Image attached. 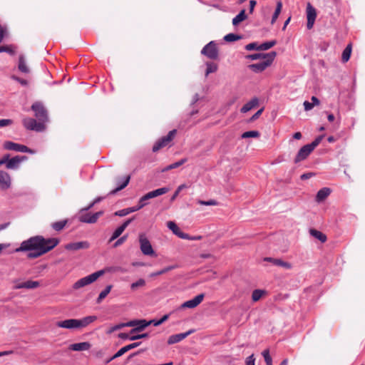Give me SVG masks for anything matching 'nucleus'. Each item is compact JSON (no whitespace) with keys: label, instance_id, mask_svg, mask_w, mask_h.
<instances>
[{"label":"nucleus","instance_id":"obj_46","mask_svg":"<svg viewBox=\"0 0 365 365\" xmlns=\"http://www.w3.org/2000/svg\"><path fill=\"white\" fill-rule=\"evenodd\" d=\"M66 224V220L56 222L53 223L52 227L56 231H60L64 227Z\"/></svg>","mask_w":365,"mask_h":365},{"label":"nucleus","instance_id":"obj_53","mask_svg":"<svg viewBox=\"0 0 365 365\" xmlns=\"http://www.w3.org/2000/svg\"><path fill=\"white\" fill-rule=\"evenodd\" d=\"M13 121L10 119H0V128L11 125Z\"/></svg>","mask_w":365,"mask_h":365},{"label":"nucleus","instance_id":"obj_20","mask_svg":"<svg viewBox=\"0 0 365 365\" xmlns=\"http://www.w3.org/2000/svg\"><path fill=\"white\" fill-rule=\"evenodd\" d=\"M90 244L87 241L71 242L65 245L67 250H78L81 249H88Z\"/></svg>","mask_w":365,"mask_h":365},{"label":"nucleus","instance_id":"obj_50","mask_svg":"<svg viewBox=\"0 0 365 365\" xmlns=\"http://www.w3.org/2000/svg\"><path fill=\"white\" fill-rule=\"evenodd\" d=\"M263 54L264 53H255L247 56V58L251 59V60H259L262 61L263 59Z\"/></svg>","mask_w":365,"mask_h":365},{"label":"nucleus","instance_id":"obj_51","mask_svg":"<svg viewBox=\"0 0 365 365\" xmlns=\"http://www.w3.org/2000/svg\"><path fill=\"white\" fill-rule=\"evenodd\" d=\"M245 48H246L247 51H251V50H259V45H258V43H256V42L251 43H249V44L246 45Z\"/></svg>","mask_w":365,"mask_h":365},{"label":"nucleus","instance_id":"obj_62","mask_svg":"<svg viewBox=\"0 0 365 365\" xmlns=\"http://www.w3.org/2000/svg\"><path fill=\"white\" fill-rule=\"evenodd\" d=\"M256 1L255 0H250V13H252L255 9V6H256Z\"/></svg>","mask_w":365,"mask_h":365},{"label":"nucleus","instance_id":"obj_21","mask_svg":"<svg viewBox=\"0 0 365 365\" xmlns=\"http://www.w3.org/2000/svg\"><path fill=\"white\" fill-rule=\"evenodd\" d=\"M140 342H135L122 347L113 356V357L110 360H108V362L114 359L121 356L123 354H124L129 350L138 347V346H140Z\"/></svg>","mask_w":365,"mask_h":365},{"label":"nucleus","instance_id":"obj_56","mask_svg":"<svg viewBox=\"0 0 365 365\" xmlns=\"http://www.w3.org/2000/svg\"><path fill=\"white\" fill-rule=\"evenodd\" d=\"M127 239V235H124L119 238L113 245L114 247H117L120 245H121Z\"/></svg>","mask_w":365,"mask_h":365},{"label":"nucleus","instance_id":"obj_25","mask_svg":"<svg viewBox=\"0 0 365 365\" xmlns=\"http://www.w3.org/2000/svg\"><path fill=\"white\" fill-rule=\"evenodd\" d=\"M264 260L267 261V262H270L273 263L275 265L280 266V267H284L286 269H291L292 268V265H291L290 263L284 262V261H282V260H281L279 259H274V258H271V257H265L264 259Z\"/></svg>","mask_w":365,"mask_h":365},{"label":"nucleus","instance_id":"obj_35","mask_svg":"<svg viewBox=\"0 0 365 365\" xmlns=\"http://www.w3.org/2000/svg\"><path fill=\"white\" fill-rule=\"evenodd\" d=\"M112 289V285H108L104 290H103L98 299H97V303H101V301L107 297V295L110 293V290Z\"/></svg>","mask_w":365,"mask_h":365},{"label":"nucleus","instance_id":"obj_29","mask_svg":"<svg viewBox=\"0 0 365 365\" xmlns=\"http://www.w3.org/2000/svg\"><path fill=\"white\" fill-rule=\"evenodd\" d=\"M18 68L22 73H28L29 72V68L26 65L25 58L22 55L19 56Z\"/></svg>","mask_w":365,"mask_h":365},{"label":"nucleus","instance_id":"obj_4","mask_svg":"<svg viewBox=\"0 0 365 365\" xmlns=\"http://www.w3.org/2000/svg\"><path fill=\"white\" fill-rule=\"evenodd\" d=\"M277 56L275 51L263 54V59L258 63L249 65V68L255 73H260L269 67Z\"/></svg>","mask_w":365,"mask_h":365},{"label":"nucleus","instance_id":"obj_37","mask_svg":"<svg viewBox=\"0 0 365 365\" xmlns=\"http://www.w3.org/2000/svg\"><path fill=\"white\" fill-rule=\"evenodd\" d=\"M207 69L205 72V76H207L210 73H215L217 70V64L211 62H208L206 63Z\"/></svg>","mask_w":365,"mask_h":365},{"label":"nucleus","instance_id":"obj_27","mask_svg":"<svg viewBox=\"0 0 365 365\" xmlns=\"http://www.w3.org/2000/svg\"><path fill=\"white\" fill-rule=\"evenodd\" d=\"M259 101L258 98H254L249 102H247L246 104H245L242 108H241V112L245 113L250 110L254 107L257 106L258 105Z\"/></svg>","mask_w":365,"mask_h":365},{"label":"nucleus","instance_id":"obj_13","mask_svg":"<svg viewBox=\"0 0 365 365\" xmlns=\"http://www.w3.org/2000/svg\"><path fill=\"white\" fill-rule=\"evenodd\" d=\"M306 15L307 19V27L308 29H311L313 28L317 18V11L310 3L307 4Z\"/></svg>","mask_w":365,"mask_h":365},{"label":"nucleus","instance_id":"obj_33","mask_svg":"<svg viewBox=\"0 0 365 365\" xmlns=\"http://www.w3.org/2000/svg\"><path fill=\"white\" fill-rule=\"evenodd\" d=\"M351 53V44L349 43L347 45V46L343 51L342 56H341L342 61L347 62L350 58Z\"/></svg>","mask_w":365,"mask_h":365},{"label":"nucleus","instance_id":"obj_61","mask_svg":"<svg viewBox=\"0 0 365 365\" xmlns=\"http://www.w3.org/2000/svg\"><path fill=\"white\" fill-rule=\"evenodd\" d=\"M314 175V173H304L303 175H301V179L302 180H307V179L313 177Z\"/></svg>","mask_w":365,"mask_h":365},{"label":"nucleus","instance_id":"obj_36","mask_svg":"<svg viewBox=\"0 0 365 365\" xmlns=\"http://www.w3.org/2000/svg\"><path fill=\"white\" fill-rule=\"evenodd\" d=\"M188 187H189V186H188L187 184H185V183H183V184L180 185L177 187V189H176V190L175 191L174 194L172 195V197H171V198H170V201H172V202H173V201H174V200L176 199V197L178 196L179 193H180L182 190L186 189V188H188Z\"/></svg>","mask_w":365,"mask_h":365},{"label":"nucleus","instance_id":"obj_55","mask_svg":"<svg viewBox=\"0 0 365 365\" xmlns=\"http://www.w3.org/2000/svg\"><path fill=\"white\" fill-rule=\"evenodd\" d=\"M148 336V334H138V335H132L129 337V339L131 340V341H134V340H137V339H143V338H146L147 336Z\"/></svg>","mask_w":365,"mask_h":365},{"label":"nucleus","instance_id":"obj_26","mask_svg":"<svg viewBox=\"0 0 365 365\" xmlns=\"http://www.w3.org/2000/svg\"><path fill=\"white\" fill-rule=\"evenodd\" d=\"M331 193V190L328 187H324L319 190L316 196L317 202H322L325 200Z\"/></svg>","mask_w":365,"mask_h":365},{"label":"nucleus","instance_id":"obj_11","mask_svg":"<svg viewBox=\"0 0 365 365\" xmlns=\"http://www.w3.org/2000/svg\"><path fill=\"white\" fill-rule=\"evenodd\" d=\"M201 53L210 59H216L218 57L217 44L210 41L202 48Z\"/></svg>","mask_w":365,"mask_h":365},{"label":"nucleus","instance_id":"obj_40","mask_svg":"<svg viewBox=\"0 0 365 365\" xmlns=\"http://www.w3.org/2000/svg\"><path fill=\"white\" fill-rule=\"evenodd\" d=\"M241 38H242V37L240 36L236 35L235 34H229L225 35L224 37V40L227 42L235 41L240 40Z\"/></svg>","mask_w":365,"mask_h":365},{"label":"nucleus","instance_id":"obj_1","mask_svg":"<svg viewBox=\"0 0 365 365\" xmlns=\"http://www.w3.org/2000/svg\"><path fill=\"white\" fill-rule=\"evenodd\" d=\"M58 244V240L56 238L44 239L41 236H36L24 240L21 242L19 247L16 249V252L34 251L28 255L29 258L38 257L53 248Z\"/></svg>","mask_w":365,"mask_h":365},{"label":"nucleus","instance_id":"obj_14","mask_svg":"<svg viewBox=\"0 0 365 365\" xmlns=\"http://www.w3.org/2000/svg\"><path fill=\"white\" fill-rule=\"evenodd\" d=\"M28 160V158L25 155L20 156L16 155L13 157L12 158H9V161L6 165V168L10 170L18 169L21 165V163L24 161Z\"/></svg>","mask_w":365,"mask_h":365},{"label":"nucleus","instance_id":"obj_9","mask_svg":"<svg viewBox=\"0 0 365 365\" xmlns=\"http://www.w3.org/2000/svg\"><path fill=\"white\" fill-rule=\"evenodd\" d=\"M176 132V130H170L166 136L163 137L157 141L153 147V152H156L160 148L168 145L175 136Z\"/></svg>","mask_w":365,"mask_h":365},{"label":"nucleus","instance_id":"obj_5","mask_svg":"<svg viewBox=\"0 0 365 365\" xmlns=\"http://www.w3.org/2000/svg\"><path fill=\"white\" fill-rule=\"evenodd\" d=\"M104 274L103 270H100L90 275L84 277L78 280H77L72 286V288L74 290H78L81 288H83L86 286H88L94 282H96L101 276Z\"/></svg>","mask_w":365,"mask_h":365},{"label":"nucleus","instance_id":"obj_30","mask_svg":"<svg viewBox=\"0 0 365 365\" xmlns=\"http://www.w3.org/2000/svg\"><path fill=\"white\" fill-rule=\"evenodd\" d=\"M266 294V291L264 289H255L252 294V300L254 302L259 301Z\"/></svg>","mask_w":365,"mask_h":365},{"label":"nucleus","instance_id":"obj_57","mask_svg":"<svg viewBox=\"0 0 365 365\" xmlns=\"http://www.w3.org/2000/svg\"><path fill=\"white\" fill-rule=\"evenodd\" d=\"M303 105L304 107V110L306 111H309L314 108V104H312V103H309V101H304Z\"/></svg>","mask_w":365,"mask_h":365},{"label":"nucleus","instance_id":"obj_3","mask_svg":"<svg viewBox=\"0 0 365 365\" xmlns=\"http://www.w3.org/2000/svg\"><path fill=\"white\" fill-rule=\"evenodd\" d=\"M168 191H169V188H168V187H161V188H158L157 190L150 191L140 198L138 207H134V208L127 210L126 211H123V212L121 211V212H120V213H119V214L123 215V214H126L129 212H136V211L142 209L143 207H145L148 204L147 201L148 200H150L151 198L156 197L162 195H164V194L167 193Z\"/></svg>","mask_w":365,"mask_h":365},{"label":"nucleus","instance_id":"obj_32","mask_svg":"<svg viewBox=\"0 0 365 365\" xmlns=\"http://www.w3.org/2000/svg\"><path fill=\"white\" fill-rule=\"evenodd\" d=\"M247 19V15L245 14V11L243 9L233 19H232V24L234 26H237L240 22L243 21Z\"/></svg>","mask_w":365,"mask_h":365},{"label":"nucleus","instance_id":"obj_2","mask_svg":"<svg viewBox=\"0 0 365 365\" xmlns=\"http://www.w3.org/2000/svg\"><path fill=\"white\" fill-rule=\"evenodd\" d=\"M96 319L95 316H88L83 317L81 319H69L63 321H59L56 323L58 327L73 329H81L87 327Z\"/></svg>","mask_w":365,"mask_h":365},{"label":"nucleus","instance_id":"obj_54","mask_svg":"<svg viewBox=\"0 0 365 365\" xmlns=\"http://www.w3.org/2000/svg\"><path fill=\"white\" fill-rule=\"evenodd\" d=\"M323 137V135L317 137L311 144L309 145H311L313 149H314L321 143Z\"/></svg>","mask_w":365,"mask_h":365},{"label":"nucleus","instance_id":"obj_44","mask_svg":"<svg viewBox=\"0 0 365 365\" xmlns=\"http://www.w3.org/2000/svg\"><path fill=\"white\" fill-rule=\"evenodd\" d=\"M262 355L263 356L267 365H272V359L269 355V349L264 350L262 352Z\"/></svg>","mask_w":365,"mask_h":365},{"label":"nucleus","instance_id":"obj_28","mask_svg":"<svg viewBox=\"0 0 365 365\" xmlns=\"http://www.w3.org/2000/svg\"><path fill=\"white\" fill-rule=\"evenodd\" d=\"M309 234L314 237V238L319 240L321 242H325L327 240V237L322 232L317 230L315 229H310Z\"/></svg>","mask_w":365,"mask_h":365},{"label":"nucleus","instance_id":"obj_41","mask_svg":"<svg viewBox=\"0 0 365 365\" xmlns=\"http://www.w3.org/2000/svg\"><path fill=\"white\" fill-rule=\"evenodd\" d=\"M129 181H130V176H126L124 178L123 182L118 187H117L115 190H113L111 192V193H115L118 191H120L122 189H123L124 187H125L127 186V185L128 184Z\"/></svg>","mask_w":365,"mask_h":365},{"label":"nucleus","instance_id":"obj_24","mask_svg":"<svg viewBox=\"0 0 365 365\" xmlns=\"http://www.w3.org/2000/svg\"><path fill=\"white\" fill-rule=\"evenodd\" d=\"M39 286V282L37 281L29 280L25 282L17 283L14 286V289H19L22 288L26 289H35Z\"/></svg>","mask_w":365,"mask_h":365},{"label":"nucleus","instance_id":"obj_38","mask_svg":"<svg viewBox=\"0 0 365 365\" xmlns=\"http://www.w3.org/2000/svg\"><path fill=\"white\" fill-rule=\"evenodd\" d=\"M276 44V41H271L268 42L263 43L259 45V48L260 51H266L273 47Z\"/></svg>","mask_w":365,"mask_h":365},{"label":"nucleus","instance_id":"obj_22","mask_svg":"<svg viewBox=\"0 0 365 365\" xmlns=\"http://www.w3.org/2000/svg\"><path fill=\"white\" fill-rule=\"evenodd\" d=\"M167 227L180 238H186L187 236L185 233L181 231V230L178 227V225L173 221H169L167 222Z\"/></svg>","mask_w":365,"mask_h":365},{"label":"nucleus","instance_id":"obj_16","mask_svg":"<svg viewBox=\"0 0 365 365\" xmlns=\"http://www.w3.org/2000/svg\"><path fill=\"white\" fill-rule=\"evenodd\" d=\"M11 179L10 175L3 170H0V188L6 190L11 187Z\"/></svg>","mask_w":365,"mask_h":365},{"label":"nucleus","instance_id":"obj_10","mask_svg":"<svg viewBox=\"0 0 365 365\" xmlns=\"http://www.w3.org/2000/svg\"><path fill=\"white\" fill-rule=\"evenodd\" d=\"M23 124L26 129L31 130L40 132L45 129L44 123L40 121L36 122L35 119L31 118H25L23 120Z\"/></svg>","mask_w":365,"mask_h":365},{"label":"nucleus","instance_id":"obj_59","mask_svg":"<svg viewBox=\"0 0 365 365\" xmlns=\"http://www.w3.org/2000/svg\"><path fill=\"white\" fill-rule=\"evenodd\" d=\"M9 155H5L0 159V166L5 164L6 165L9 161Z\"/></svg>","mask_w":365,"mask_h":365},{"label":"nucleus","instance_id":"obj_18","mask_svg":"<svg viewBox=\"0 0 365 365\" xmlns=\"http://www.w3.org/2000/svg\"><path fill=\"white\" fill-rule=\"evenodd\" d=\"M102 211L97 212L93 215H91L90 213H86L84 215H81L79 217V220L82 222L86 223H95L98 220L100 216L103 215Z\"/></svg>","mask_w":365,"mask_h":365},{"label":"nucleus","instance_id":"obj_63","mask_svg":"<svg viewBox=\"0 0 365 365\" xmlns=\"http://www.w3.org/2000/svg\"><path fill=\"white\" fill-rule=\"evenodd\" d=\"M262 111H263V108H261L260 110H259L257 113H255L252 115L251 120H256L257 118H258L259 117V115L262 114Z\"/></svg>","mask_w":365,"mask_h":365},{"label":"nucleus","instance_id":"obj_52","mask_svg":"<svg viewBox=\"0 0 365 365\" xmlns=\"http://www.w3.org/2000/svg\"><path fill=\"white\" fill-rule=\"evenodd\" d=\"M246 365H255V357L254 354H252L246 358L245 359Z\"/></svg>","mask_w":365,"mask_h":365},{"label":"nucleus","instance_id":"obj_45","mask_svg":"<svg viewBox=\"0 0 365 365\" xmlns=\"http://www.w3.org/2000/svg\"><path fill=\"white\" fill-rule=\"evenodd\" d=\"M124 230L120 226L118 227L113 233L111 237L109 240V242H112L113 240L117 239L123 232Z\"/></svg>","mask_w":365,"mask_h":365},{"label":"nucleus","instance_id":"obj_12","mask_svg":"<svg viewBox=\"0 0 365 365\" xmlns=\"http://www.w3.org/2000/svg\"><path fill=\"white\" fill-rule=\"evenodd\" d=\"M151 322H148L145 319L142 320H132L125 323L126 327H135L131 329L130 333L133 334L135 332L143 331L145 327L150 325Z\"/></svg>","mask_w":365,"mask_h":365},{"label":"nucleus","instance_id":"obj_19","mask_svg":"<svg viewBox=\"0 0 365 365\" xmlns=\"http://www.w3.org/2000/svg\"><path fill=\"white\" fill-rule=\"evenodd\" d=\"M193 332H194V330L190 329L185 333H180V334L171 335L169 336V338L168 339V344H173L175 343H178V342L181 341L182 340H183L184 339H185L187 336H189L190 334H191Z\"/></svg>","mask_w":365,"mask_h":365},{"label":"nucleus","instance_id":"obj_47","mask_svg":"<svg viewBox=\"0 0 365 365\" xmlns=\"http://www.w3.org/2000/svg\"><path fill=\"white\" fill-rule=\"evenodd\" d=\"M197 202L199 205H201L215 206V205H217V202L216 200H207V201H205V200H198L197 201Z\"/></svg>","mask_w":365,"mask_h":365},{"label":"nucleus","instance_id":"obj_31","mask_svg":"<svg viewBox=\"0 0 365 365\" xmlns=\"http://www.w3.org/2000/svg\"><path fill=\"white\" fill-rule=\"evenodd\" d=\"M186 162H187L186 158L181 159L180 160H179L176 163H172V164L165 167L164 168L162 169V172H166L170 170L177 168L181 166L182 165H183L184 163H185Z\"/></svg>","mask_w":365,"mask_h":365},{"label":"nucleus","instance_id":"obj_23","mask_svg":"<svg viewBox=\"0 0 365 365\" xmlns=\"http://www.w3.org/2000/svg\"><path fill=\"white\" fill-rule=\"evenodd\" d=\"M91 344L89 342H81L72 344L69 346V349L75 351H87L91 348Z\"/></svg>","mask_w":365,"mask_h":365},{"label":"nucleus","instance_id":"obj_34","mask_svg":"<svg viewBox=\"0 0 365 365\" xmlns=\"http://www.w3.org/2000/svg\"><path fill=\"white\" fill-rule=\"evenodd\" d=\"M282 8V2L281 1H278L277 3L276 9H275L274 13V14L272 16V21H271L272 24H274V22L277 21V18L279 17V15L281 13Z\"/></svg>","mask_w":365,"mask_h":365},{"label":"nucleus","instance_id":"obj_42","mask_svg":"<svg viewBox=\"0 0 365 365\" xmlns=\"http://www.w3.org/2000/svg\"><path fill=\"white\" fill-rule=\"evenodd\" d=\"M169 317H170V314H165L159 320L153 319V320L149 321L148 322H151V324H153L154 326L158 327V326L162 324L163 323H164L165 321H167Z\"/></svg>","mask_w":365,"mask_h":365},{"label":"nucleus","instance_id":"obj_15","mask_svg":"<svg viewBox=\"0 0 365 365\" xmlns=\"http://www.w3.org/2000/svg\"><path fill=\"white\" fill-rule=\"evenodd\" d=\"M204 294H200L195 297L193 299L186 301L184 303L181 304L182 309L189 308V309H193L197 307L203 300L204 299Z\"/></svg>","mask_w":365,"mask_h":365},{"label":"nucleus","instance_id":"obj_39","mask_svg":"<svg viewBox=\"0 0 365 365\" xmlns=\"http://www.w3.org/2000/svg\"><path fill=\"white\" fill-rule=\"evenodd\" d=\"M145 285V281L143 279H140L135 282H133L130 284V288L132 290L135 291L138 288L143 287Z\"/></svg>","mask_w":365,"mask_h":365},{"label":"nucleus","instance_id":"obj_43","mask_svg":"<svg viewBox=\"0 0 365 365\" xmlns=\"http://www.w3.org/2000/svg\"><path fill=\"white\" fill-rule=\"evenodd\" d=\"M259 136V133L257 130H250L247 131L242 133V138H257Z\"/></svg>","mask_w":365,"mask_h":365},{"label":"nucleus","instance_id":"obj_49","mask_svg":"<svg viewBox=\"0 0 365 365\" xmlns=\"http://www.w3.org/2000/svg\"><path fill=\"white\" fill-rule=\"evenodd\" d=\"M1 52H6V53H9L11 55H14L15 53V51L13 49L11 46H0V53Z\"/></svg>","mask_w":365,"mask_h":365},{"label":"nucleus","instance_id":"obj_7","mask_svg":"<svg viewBox=\"0 0 365 365\" xmlns=\"http://www.w3.org/2000/svg\"><path fill=\"white\" fill-rule=\"evenodd\" d=\"M139 243L141 252L145 255L152 256L155 255L154 250L145 234L139 235Z\"/></svg>","mask_w":365,"mask_h":365},{"label":"nucleus","instance_id":"obj_60","mask_svg":"<svg viewBox=\"0 0 365 365\" xmlns=\"http://www.w3.org/2000/svg\"><path fill=\"white\" fill-rule=\"evenodd\" d=\"M125 327H126L125 323L117 324V325L114 326L113 327H112L109 332H112V331L118 330Z\"/></svg>","mask_w":365,"mask_h":365},{"label":"nucleus","instance_id":"obj_6","mask_svg":"<svg viewBox=\"0 0 365 365\" xmlns=\"http://www.w3.org/2000/svg\"><path fill=\"white\" fill-rule=\"evenodd\" d=\"M3 148L6 150H14L16 152L28 153L30 154H34L35 150L29 148L27 146L12 141H5L3 144Z\"/></svg>","mask_w":365,"mask_h":365},{"label":"nucleus","instance_id":"obj_64","mask_svg":"<svg viewBox=\"0 0 365 365\" xmlns=\"http://www.w3.org/2000/svg\"><path fill=\"white\" fill-rule=\"evenodd\" d=\"M133 218L127 220L120 225V227L125 230L126 227L129 225V224L133 221Z\"/></svg>","mask_w":365,"mask_h":365},{"label":"nucleus","instance_id":"obj_8","mask_svg":"<svg viewBox=\"0 0 365 365\" xmlns=\"http://www.w3.org/2000/svg\"><path fill=\"white\" fill-rule=\"evenodd\" d=\"M31 109L34 111L35 116L38 121L42 122L43 123L47 121V112L41 103L36 102L34 103L31 106Z\"/></svg>","mask_w":365,"mask_h":365},{"label":"nucleus","instance_id":"obj_48","mask_svg":"<svg viewBox=\"0 0 365 365\" xmlns=\"http://www.w3.org/2000/svg\"><path fill=\"white\" fill-rule=\"evenodd\" d=\"M174 268V267L173 266H169V267H167L158 272H153L150 274V277H155V276H158V275H160V274H163L170 270H172Z\"/></svg>","mask_w":365,"mask_h":365},{"label":"nucleus","instance_id":"obj_17","mask_svg":"<svg viewBox=\"0 0 365 365\" xmlns=\"http://www.w3.org/2000/svg\"><path fill=\"white\" fill-rule=\"evenodd\" d=\"M313 150H314V149L309 144L303 146L299 150V152L294 159V163H297L306 159Z\"/></svg>","mask_w":365,"mask_h":365},{"label":"nucleus","instance_id":"obj_58","mask_svg":"<svg viewBox=\"0 0 365 365\" xmlns=\"http://www.w3.org/2000/svg\"><path fill=\"white\" fill-rule=\"evenodd\" d=\"M185 235L187 236L186 238H183L184 240H200L202 239V236L197 235V236H190L188 234L185 233Z\"/></svg>","mask_w":365,"mask_h":365}]
</instances>
